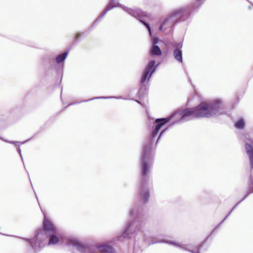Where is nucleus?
I'll list each match as a JSON object with an SVG mask.
<instances>
[{
	"mask_svg": "<svg viewBox=\"0 0 253 253\" xmlns=\"http://www.w3.org/2000/svg\"><path fill=\"white\" fill-rule=\"evenodd\" d=\"M181 119L187 118L188 121L197 118H210L226 114L223 101L216 99L209 102H202L196 107L184 109Z\"/></svg>",
	"mask_w": 253,
	"mask_h": 253,
	"instance_id": "obj_2",
	"label": "nucleus"
},
{
	"mask_svg": "<svg viewBox=\"0 0 253 253\" xmlns=\"http://www.w3.org/2000/svg\"><path fill=\"white\" fill-rule=\"evenodd\" d=\"M246 152L248 154L250 166L252 169L253 168V141L251 140L250 143L246 142L245 145ZM253 193V177L252 174H250L248 181V186L245 192L243 198L239 201L234 207L236 208L242 202H243L248 196Z\"/></svg>",
	"mask_w": 253,
	"mask_h": 253,
	"instance_id": "obj_8",
	"label": "nucleus"
},
{
	"mask_svg": "<svg viewBox=\"0 0 253 253\" xmlns=\"http://www.w3.org/2000/svg\"><path fill=\"white\" fill-rule=\"evenodd\" d=\"M43 229H39L37 231V234L33 239H24L29 242L35 250L43 247L44 245L43 241L48 238V234L55 233L58 235L59 234V230L45 216L43 221Z\"/></svg>",
	"mask_w": 253,
	"mask_h": 253,
	"instance_id": "obj_5",
	"label": "nucleus"
},
{
	"mask_svg": "<svg viewBox=\"0 0 253 253\" xmlns=\"http://www.w3.org/2000/svg\"><path fill=\"white\" fill-rule=\"evenodd\" d=\"M159 64L160 63L155 65V61L154 60H151L149 62L141 79L140 82L141 84L137 92V96H138L139 99L143 97L147 90L146 86L144 84V83L147 79H148V81L149 80Z\"/></svg>",
	"mask_w": 253,
	"mask_h": 253,
	"instance_id": "obj_9",
	"label": "nucleus"
},
{
	"mask_svg": "<svg viewBox=\"0 0 253 253\" xmlns=\"http://www.w3.org/2000/svg\"><path fill=\"white\" fill-rule=\"evenodd\" d=\"M109 98H110V97H94V98H92L86 100H83V101H81L80 102H87V101H90V100H94V99H97Z\"/></svg>",
	"mask_w": 253,
	"mask_h": 253,
	"instance_id": "obj_20",
	"label": "nucleus"
},
{
	"mask_svg": "<svg viewBox=\"0 0 253 253\" xmlns=\"http://www.w3.org/2000/svg\"><path fill=\"white\" fill-rule=\"evenodd\" d=\"M245 123L243 119H240L238 120L234 125V126L236 128L239 129H242L245 127Z\"/></svg>",
	"mask_w": 253,
	"mask_h": 253,
	"instance_id": "obj_17",
	"label": "nucleus"
},
{
	"mask_svg": "<svg viewBox=\"0 0 253 253\" xmlns=\"http://www.w3.org/2000/svg\"><path fill=\"white\" fill-rule=\"evenodd\" d=\"M111 98H117V97H115V96H111Z\"/></svg>",
	"mask_w": 253,
	"mask_h": 253,
	"instance_id": "obj_31",
	"label": "nucleus"
},
{
	"mask_svg": "<svg viewBox=\"0 0 253 253\" xmlns=\"http://www.w3.org/2000/svg\"><path fill=\"white\" fill-rule=\"evenodd\" d=\"M182 42H176L173 44V55L177 61L179 62H182Z\"/></svg>",
	"mask_w": 253,
	"mask_h": 253,
	"instance_id": "obj_11",
	"label": "nucleus"
},
{
	"mask_svg": "<svg viewBox=\"0 0 253 253\" xmlns=\"http://www.w3.org/2000/svg\"><path fill=\"white\" fill-rule=\"evenodd\" d=\"M150 36L151 37L152 45H157L159 42V39L157 37H153L152 35L151 36L150 35Z\"/></svg>",
	"mask_w": 253,
	"mask_h": 253,
	"instance_id": "obj_18",
	"label": "nucleus"
},
{
	"mask_svg": "<svg viewBox=\"0 0 253 253\" xmlns=\"http://www.w3.org/2000/svg\"><path fill=\"white\" fill-rule=\"evenodd\" d=\"M236 208L235 207H233V208L230 210L232 212V211L235 209Z\"/></svg>",
	"mask_w": 253,
	"mask_h": 253,
	"instance_id": "obj_29",
	"label": "nucleus"
},
{
	"mask_svg": "<svg viewBox=\"0 0 253 253\" xmlns=\"http://www.w3.org/2000/svg\"><path fill=\"white\" fill-rule=\"evenodd\" d=\"M174 118H175V120L173 121L170 124H169L167 127H166L164 130H165V131H167L168 129H169V128L171 127L174 125L179 123H183L184 122H187V121H180V116L178 115L177 116L175 117Z\"/></svg>",
	"mask_w": 253,
	"mask_h": 253,
	"instance_id": "obj_16",
	"label": "nucleus"
},
{
	"mask_svg": "<svg viewBox=\"0 0 253 253\" xmlns=\"http://www.w3.org/2000/svg\"><path fill=\"white\" fill-rule=\"evenodd\" d=\"M84 34V33H78L76 35L75 38L77 40H79Z\"/></svg>",
	"mask_w": 253,
	"mask_h": 253,
	"instance_id": "obj_23",
	"label": "nucleus"
},
{
	"mask_svg": "<svg viewBox=\"0 0 253 253\" xmlns=\"http://www.w3.org/2000/svg\"><path fill=\"white\" fill-rule=\"evenodd\" d=\"M70 244L75 247L81 253H98V251L101 253H111V246L109 245L89 246L82 243L77 239L71 240Z\"/></svg>",
	"mask_w": 253,
	"mask_h": 253,
	"instance_id": "obj_7",
	"label": "nucleus"
},
{
	"mask_svg": "<svg viewBox=\"0 0 253 253\" xmlns=\"http://www.w3.org/2000/svg\"><path fill=\"white\" fill-rule=\"evenodd\" d=\"M165 132V130L163 129V130H162V131L160 132L159 136H158V138L157 139V140L156 141V143H157V142H158L159 139L160 138V137L162 136V135H163V134Z\"/></svg>",
	"mask_w": 253,
	"mask_h": 253,
	"instance_id": "obj_25",
	"label": "nucleus"
},
{
	"mask_svg": "<svg viewBox=\"0 0 253 253\" xmlns=\"http://www.w3.org/2000/svg\"><path fill=\"white\" fill-rule=\"evenodd\" d=\"M68 51H67L63 53L58 55L56 57V59H55L56 62L59 64L62 63L66 58V57L68 55Z\"/></svg>",
	"mask_w": 253,
	"mask_h": 253,
	"instance_id": "obj_15",
	"label": "nucleus"
},
{
	"mask_svg": "<svg viewBox=\"0 0 253 253\" xmlns=\"http://www.w3.org/2000/svg\"><path fill=\"white\" fill-rule=\"evenodd\" d=\"M75 103H72V105H74ZM70 105H72V104H70Z\"/></svg>",
	"mask_w": 253,
	"mask_h": 253,
	"instance_id": "obj_33",
	"label": "nucleus"
},
{
	"mask_svg": "<svg viewBox=\"0 0 253 253\" xmlns=\"http://www.w3.org/2000/svg\"><path fill=\"white\" fill-rule=\"evenodd\" d=\"M184 109H179L172 114L167 118L156 119L154 125L152 127V130L150 136L146 139L142 146V153L140 158V184L139 187L138 193L140 199L144 204L148 202L150 197L149 189L145 187L148 178L150 169V166L153 161L155 153L152 149L154 139L159 131L164 125L168 123L170 120L177 116H180V121H188L187 118L181 119L184 113Z\"/></svg>",
	"mask_w": 253,
	"mask_h": 253,
	"instance_id": "obj_1",
	"label": "nucleus"
},
{
	"mask_svg": "<svg viewBox=\"0 0 253 253\" xmlns=\"http://www.w3.org/2000/svg\"><path fill=\"white\" fill-rule=\"evenodd\" d=\"M111 10V1H110L106 7V8L104 9V10L100 14V15L96 18V19L94 21V23L92 24L91 26V29L93 28L96 24L99 22L103 17L106 14V13Z\"/></svg>",
	"mask_w": 253,
	"mask_h": 253,
	"instance_id": "obj_13",
	"label": "nucleus"
},
{
	"mask_svg": "<svg viewBox=\"0 0 253 253\" xmlns=\"http://www.w3.org/2000/svg\"><path fill=\"white\" fill-rule=\"evenodd\" d=\"M227 214L225 216L224 219L218 224H217L210 232V234L207 236L206 238L205 239L204 242L200 245H197L195 247L194 249H191V247L189 245H183L181 246L177 243L175 242L172 241L171 240H161L160 241H154L152 238L150 239V238L147 237V235L142 232L141 234L143 235L142 241L144 243H146L148 245H152L156 243H167L169 245H173L177 247H178L181 249L183 250L188 251L191 253H200V251L201 249L203 247L204 245L206 243L209 238L210 236L212 234H214L217 231L218 228L219 226L222 224V223L226 220V219L228 217Z\"/></svg>",
	"mask_w": 253,
	"mask_h": 253,
	"instance_id": "obj_6",
	"label": "nucleus"
},
{
	"mask_svg": "<svg viewBox=\"0 0 253 253\" xmlns=\"http://www.w3.org/2000/svg\"><path fill=\"white\" fill-rule=\"evenodd\" d=\"M2 140L6 142H8L9 143H10V144H14V145H15L16 147H18V146H19L18 144L19 143V142H17V141H8L7 140H5V139H2L1 138Z\"/></svg>",
	"mask_w": 253,
	"mask_h": 253,
	"instance_id": "obj_19",
	"label": "nucleus"
},
{
	"mask_svg": "<svg viewBox=\"0 0 253 253\" xmlns=\"http://www.w3.org/2000/svg\"><path fill=\"white\" fill-rule=\"evenodd\" d=\"M231 212H232L231 211H230L229 212H228V213H227V216H229L231 213Z\"/></svg>",
	"mask_w": 253,
	"mask_h": 253,
	"instance_id": "obj_28",
	"label": "nucleus"
},
{
	"mask_svg": "<svg viewBox=\"0 0 253 253\" xmlns=\"http://www.w3.org/2000/svg\"><path fill=\"white\" fill-rule=\"evenodd\" d=\"M159 30L165 33V26L162 22L161 23L160 26L159 27Z\"/></svg>",
	"mask_w": 253,
	"mask_h": 253,
	"instance_id": "obj_22",
	"label": "nucleus"
},
{
	"mask_svg": "<svg viewBox=\"0 0 253 253\" xmlns=\"http://www.w3.org/2000/svg\"><path fill=\"white\" fill-rule=\"evenodd\" d=\"M132 100H134L135 101V102H136L137 103H138V104L142 105L141 102L140 101H139V100H136V99H131Z\"/></svg>",
	"mask_w": 253,
	"mask_h": 253,
	"instance_id": "obj_26",
	"label": "nucleus"
},
{
	"mask_svg": "<svg viewBox=\"0 0 253 253\" xmlns=\"http://www.w3.org/2000/svg\"><path fill=\"white\" fill-rule=\"evenodd\" d=\"M161 50L158 45H152L151 51V54L152 55H161Z\"/></svg>",
	"mask_w": 253,
	"mask_h": 253,
	"instance_id": "obj_14",
	"label": "nucleus"
},
{
	"mask_svg": "<svg viewBox=\"0 0 253 253\" xmlns=\"http://www.w3.org/2000/svg\"><path fill=\"white\" fill-rule=\"evenodd\" d=\"M248 8L249 9L251 10L252 9V6H249Z\"/></svg>",
	"mask_w": 253,
	"mask_h": 253,
	"instance_id": "obj_30",
	"label": "nucleus"
},
{
	"mask_svg": "<svg viewBox=\"0 0 253 253\" xmlns=\"http://www.w3.org/2000/svg\"><path fill=\"white\" fill-rule=\"evenodd\" d=\"M120 6V4L119 3H117V4H116L115 0H112V9Z\"/></svg>",
	"mask_w": 253,
	"mask_h": 253,
	"instance_id": "obj_21",
	"label": "nucleus"
},
{
	"mask_svg": "<svg viewBox=\"0 0 253 253\" xmlns=\"http://www.w3.org/2000/svg\"><path fill=\"white\" fill-rule=\"evenodd\" d=\"M129 215L133 219L127 221L124 226V230L123 232L112 239V245L118 242H122L124 239L129 238L130 235H132L140 231L142 226L144 224V218L143 216L139 215L138 211L133 209H130ZM112 253H118L112 247Z\"/></svg>",
	"mask_w": 253,
	"mask_h": 253,
	"instance_id": "obj_4",
	"label": "nucleus"
},
{
	"mask_svg": "<svg viewBox=\"0 0 253 253\" xmlns=\"http://www.w3.org/2000/svg\"><path fill=\"white\" fill-rule=\"evenodd\" d=\"M206 0H194L187 5L172 10L161 20L165 26V34H169L178 23L188 19L197 12Z\"/></svg>",
	"mask_w": 253,
	"mask_h": 253,
	"instance_id": "obj_3",
	"label": "nucleus"
},
{
	"mask_svg": "<svg viewBox=\"0 0 253 253\" xmlns=\"http://www.w3.org/2000/svg\"><path fill=\"white\" fill-rule=\"evenodd\" d=\"M17 152H18L20 156L22 161L23 162V157H22V154H21V150L19 147V146H18V147H17Z\"/></svg>",
	"mask_w": 253,
	"mask_h": 253,
	"instance_id": "obj_24",
	"label": "nucleus"
},
{
	"mask_svg": "<svg viewBox=\"0 0 253 253\" xmlns=\"http://www.w3.org/2000/svg\"><path fill=\"white\" fill-rule=\"evenodd\" d=\"M28 140H27L24 141H23V142H20V143H21V144H24V143H25V142H27V141H28Z\"/></svg>",
	"mask_w": 253,
	"mask_h": 253,
	"instance_id": "obj_27",
	"label": "nucleus"
},
{
	"mask_svg": "<svg viewBox=\"0 0 253 253\" xmlns=\"http://www.w3.org/2000/svg\"><path fill=\"white\" fill-rule=\"evenodd\" d=\"M48 237L49 238L48 245H54L59 242V238L62 237V234L59 230V235L55 233L48 234Z\"/></svg>",
	"mask_w": 253,
	"mask_h": 253,
	"instance_id": "obj_12",
	"label": "nucleus"
},
{
	"mask_svg": "<svg viewBox=\"0 0 253 253\" xmlns=\"http://www.w3.org/2000/svg\"><path fill=\"white\" fill-rule=\"evenodd\" d=\"M123 9L128 14L139 20L141 23L146 27L149 32V35L151 36H152V29L150 25L144 20V18L146 17H150L151 16L150 13L143 11L141 9L138 8L132 9L126 6H124Z\"/></svg>",
	"mask_w": 253,
	"mask_h": 253,
	"instance_id": "obj_10",
	"label": "nucleus"
},
{
	"mask_svg": "<svg viewBox=\"0 0 253 253\" xmlns=\"http://www.w3.org/2000/svg\"><path fill=\"white\" fill-rule=\"evenodd\" d=\"M135 244H136V243H135V244H134V246H133V249H134V248H135Z\"/></svg>",
	"mask_w": 253,
	"mask_h": 253,
	"instance_id": "obj_32",
	"label": "nucleus"
}]
</instances>
